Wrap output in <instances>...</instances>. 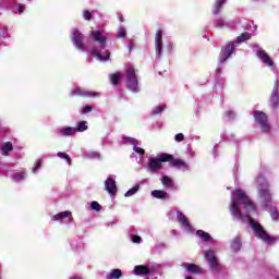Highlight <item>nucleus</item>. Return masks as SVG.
Returning a JSON list of instances; mask_svg holds the SVG:
<instances>
[{"label":"nucleus","instance_id":"obj_1","mask_svg":"<svg viewBox=\"0 0 279 279\" xmlns=\"http://www.w3.org/2000/svg\"><path fill=\"white\" fill-rule=\"evenodd\" d=\"M241 206H243L247 213H251V210H256V205H254L252 199H250V196H247L243 190H235L231 195L230 214L232 218L236 219V221H241L242 223H248L255 236L264 241V243H276V238L270 236L269 233L263 229L260 223L252 219L250 215L241 214Z\"/></svg>","mask_w":279,"mask_h":279},{"label":"nucleus","instance_id":"obj_2","mask_svg":"<svg viewBox=\"0 0 279 279\" xmlns=\"http://www.w3.org/2000/svg\"><path fill=\"white\" fill-rule=\"evenodd\" d=\"M89 37L94 43H98V47H93L90 49L89 54L92 58H96V60H99V62H107V60H110V50H107L106 47H108V33L106 31L97 29L92 31L89 33Z\"/></svg>","mask_w":279,"mask_h":279},{"label":"nucleus","instance_id":"obj_3","mask_svg":"<svg viewBox=\"0 0 279 279\" xmlns=\"http://www.w3.org/2000/svg\"><path fill=\"white\" fill-rule=\"evenodd\" d=\"M255 182L257 184L262 206L270 213L271 219H278V209L276 208V202L271 199V192H269V183L267 182V179L263 175H258Z\"/></svg>","mask_w":279,"mask_h":279},{"label":"nucleus","instance_id":"obj_4","mask_svg":"<svg viewBox=\"0 0 279 279\" xmlns=\"http://www.w3.org/2000/svg\"><path fill=\"white\" fill-rule=\"evenodd\" d=\"M250 38H252V34L243 33L236 38V40L228 43L220 52V64H223V62H226V60H228V58L234 53L235 47H239V45H241V43H245V40H250Z\"/></svg>","mask_w":279,"mask_h":279},{"label":"nucleus","instance_id":"obj_5","mask_svg":"<svg viewBox=\"0 0 279 279\" xmlns=\"http://www.w3.org/2000/svg\"><path fill=\"white\" fill-rule=\"evenodd\" d=\"M173 156L161 153L157 157H149L148 162L145 166L148 173H158L162 169V162H169Z\"/></svg>","mask_w":279,"mask_h":279},{"label":"nucleus","instance_id":"obj_6","mask_svg":"<svg viewBox=\"0 0 279 279\" xmlns=\"http://www.w3.org/2000/svg\"><path fill=\"white\" fill-rule=\"evenodd\" d=\"M135 276H148V278L157 279L160 276V265L147 266H135Z\"/></svg>","mask_w":279,"mask_h":279},{"label":"nucleus","instance_id":"obj_7","mask_svg":"<svg viewBox=\"0 0 279 279\" xmlns=\"http://www.w3.org/2000/svg\"><path fill=\"white\" fill-rule=\"evenodd\" d=\"M126 87L131 93H138V77H136V71L134 66L128 65L126 66Z\"/></svg>","mask_w":279,"mask_h":279},{"label":"nucleus","instance_id":"obj_8","mask_svg":"<svg viewBox=\"0 0 279 279\" xmlns=\"http://www.w3.org/2000/svg\"><path fill=\"white\" fill-rule=\"evenodd\" d=\"M254 119H255V123H257V125H259V128H260L262 132H264V134H269V132H271V125H269V122L267 120V114H265V112L255 111Z\"/></svg>","mask_w":279,"mask_h":279},{"label":"nucleus","instance_id":"obj_9","mask_svg":"<svg viewBox=\"0 0 279 279\" xmlns=\"http://www.w3.org/2000/svg\"><path fill=\"white\" fill-rule=\"evenodd\" d=\"M71 40L80 51H88V47L84 45V35L77 28L71 31Z\"/></svg>","mask_w":279,"mask_h":279},{"label":"nucleus","instance_id":"obj_10","mask_svg":"<svg viewBox=\"0 0 279 279\" xmlns=\"http://www.w3.org/2000/svg\"><path fill=\"white\" fill-rule=\"evenodd\" d=\"M253 49H255V53L257 58H259L260 62H263L265 66H275L274 59H271V57H269L267 51L263 50V48H260L258 44H255L253 46Z\"/></svg>","mask_w":279,"mask_h":279},{"label":"nucleus","instance_id":"obj_11","mask_svg":"<svg viewBox=\"0 0 279 279\" xmlns=\"http://www.w3.org/2000/svg\"><path fill=\"white\" fill-rule=\"evenodd\" d=\"M204 256L207 263H209V267L211 271H218L220 266H219V262H217V254H215V251L207 250L204 252Z\"/></svg>","mask_w":279,"mask_h":279},{"label":"nucleus","instance_id":"obj_12","mask_svg":"<svg viewBox=\"0 0 279 279\" xmlns=\"http://www.w3.org/2000/svg\"><path fill=\"white\" fill-rule=\"evenodd\" d=\"M177 213V221L180 223L181 228L185 232H193V227L191 226V222H189V218L182 213L180 209H175Z\"/></svg>","mask_w":279,"mask_h":279},{"label":"nucleus","instance_id":"obj_13","mask_svg":"<svg viewBox=\"0 0 279 279\" xmlns=\"http://www.w3.org/2000/svg\"><path fill=\"white\" fill-rule=\"evenodd\" d=\"M51 221H59L60 223H71L73 221V215L71 211H62L51 217Z\"/></svg>","mask_w":279,"mask_h":279},{"label":"nucleus","instance_id":"obj_14","mask_svg":"<svg viewBox=\"0 0 279 279\" xmlns=\"http://www.w3.org/2000/svg\"><path fill=\"white\" fill-rule=\"evenodd\" d=\"M156 58H162V29H158L155 34Z\"/></svg>","mask_w":279,"mask_h":279},{"label":"nucleus","instance_id":"obj_15","mask_svg":"<svg viewBox=\"0 0 279 279\" xmlns=\"http://www.w3.org/2000/svg\"><path fill=\"white\" fill-rule=\"evenodd\" d=\"M57 134L59 136H63L64 138L69 136H75L76 130L75 126H64V128H58L56 130Z\"/></svg>","mask_w":279,"mask_h":279},{"label":"nucleus","instance_id":"obj_16","mask_svg":"<svg viewBox=\"0 0 279 279\" xmlns=\"http://www.w3.org/2000/svg\"><path fill=\"white\" fill-rule=\"evenodd\" d=\"M105 191H107L109 195H117V181L114 178L109 177L105 181Z\"/></svg>","mask_w":279,"mask_h":279},{"label":"nucleus","instance_id":"obj_17","mask_svg":"<svg viewBox=\"0 0 279 279\" xmlns=\"http://www.w3.org/2000/svg\"><path fill=\"white\" fill-rule=\"evenodd\" d=\"M71 95L77 96V97H97L99 95L98 93L88 92L81 87H75L71 90Z\"/></svg>","mask_w":279,"mask_h":279},{"label":"nucleus","instance_id":"obj_18","mask_svg":"<svg viewBox=\"0 0 279 279\" xmlns=\"http://www.w3.org/2000/svg\"><path fill=\"white\" fill-rule=\"evenodd\" d=\"M270 104L272 106V108H278V104H279V81L275 82V86L272 88V93L270 96Z\"/></svg>","mask_w":279,"mask_h":279},{"label":"nucleus","instance_id":"obj_19","mask_svg":"<svg viewBox=\"0 0 279 279\" xmlns=\"http://www.w3.org/2000/svg\"><path fill=\"white\" fill-rule=\"evenodd\" d=\"M235 25H236V22L234 21L226 22L222 17H219L214 22V27H219L220 29H223V27H229L230 29H232V27H234Z\"/></svg>","mask_w":279,"mask_h":279},{"label":"nucleus","instance_id":"obj_20","mask_svg":"<svg viewBox=\"0 0 279 279\" xmlns=\"http://www.w3.org/2000/svg\"><path fill=\"white\" fill-rule=\"evenodd\" d=\"M150 195L151 197H155L156 199H162L163 202L171 199V195L162 190H154L150 192Z\"/></svg>","mask_w":279,"mask_h":279},{"label":"nucleus","instance_id":"obj_21","mask_svg":"<svg viewBox=\"0 0 279 279\" xmlns=\"http://www.w3.org/2000/svg\"><path fill=\"white\" fill-rule=\"evenodd\" d=\"M14 145L12 142H4L0 145L1 156H10V151H13Z\"/></svg>","mask_w":279,"mask_h":279},{"label":"nucleus","instance_id":"obj_22","mask_svg":"<svg viewBox=\"0 0 279 279\" xmlns=\"http://www.w3.org/2000/svg\"><path fill=\"white\" fill-rule=\"evenodd\" d=\"M189 274H204V269L195 264H183Z\"/></svg>","mask_w":279,"mask_h":279},{"label":"nucleus","instance_id":"obj_23","mask_svg":"<svg viewBox=\"0 0 279 279\" xmlns=\"http://www.w3.org/2000/svg\"><path fill=\"white\" fill-rule=\"evenodd\" d=\"M171 166L175 167L177 169H181L182 171H189V163L182 159H174L171 161Z\"/></svg>","mask_w":279,"mask_h":279},{"label":"nucleus","instance_id":"obj_24","mask_svg":"<svg viewBox=\"0 0 279 279\" xmlns=\"http://www.w3.org/2000/svg\"><path fill=\"white\" fill-rule=\"evenodd\" d=\"M71 247L72 250H74V252H82V250H84L86 245L84 244V241L78 238L72 241Z\"/></svg>","mask_w":279,"mask_h":279},{"label":"nucleus","instance_id":"obj_25","mask_svg":"<svg viewBox=\"0 0 279 279\" xmlns=\"http://www.w3.org/2000/svg\"><path fill=\"white\" fill-rule=\"evenodd\" d=\"M223 5H226V0H216L213 8L214 16H217L223 10Z\"/></svg>","mask_w":279,"mask_h":279},{"label":"nucleus","instance_id":"obj_26","mask_svg":"<svg viewBox=\"0 0 279 279\" xmlns=\"http://www.w3.org/2000/svg\"><path fill=\"white\" fill-rule=\"evenodd\" d=\"M25 178H27V173L24 170L15 172L11 175V180H13V182H23Z\"/></svg>","mask_w":279,"mask_h":279},{"label":"nucleus","instance_id":"obj_27","mask_svg":"<svg viewBox=\"0 0 279 279\" xmlns=\"http://www.w3.org/2000/svg\"><path fill=\"white\" fill-rule=\"evenodd\" d=\"M133 150L135 151V154H138L140 156V160H137L138 165H143V156H145V149L140 147L138 144H135L133 146Z\"/></svg>","mask_w":279,"mask_h":279},{"label":"nucleus","instance_id":"obj_28","mask_svg":"<svg viewBox=\"0 0 279 279\" xmlns=\"http://www.w3.org/2000/svg\"><path fill=\"white\" fill-rule=\"evenodd\" d=\"M196 236H198L199 239H202V241L205 242L213 241V236H210V234L208 232H205L204 230L196 231Z\"/></svg>","mask_w":279,"mask_h":279},{"label":"nucleus","instance_id":"obj_29","mask_svg":"<svg viewBox=\"0 0 279 279\" xmlns=\"http://www.w3.org/2000/svg\"><path fill=\"white\" fill-rule=\"evenodd\" d=\"M123 276L121 269H112L110 274L106 276L107 279H119Z\"/></svg>","mask_w":279,"mask_h":279},{"label":"nucleus","instance_id":"obj_30","mask_svg":"<svg viewBox=\"0 0 279 279\" xmlns=\"http://www.w3.org/2000/svg\"><path fill=\"white\" fill-rule=\"evenodd\" d=\"M161 183L167 187V189H173V179H171L169 175H163L161 178Z\"/></svg>","mask_w":279,"mask_h":279},{"label":"nucleus","instance_id":"obj_31","mask_svg":"<svg viewBox=\"0 0 279 279\" xmlns=\"http://www.w3.org/2000/svg\"><path fill=\"white\" fill-rule=\"evenodd\" d=\"M76 134L77 132H86V130H88V124L86 121H81L76 124Z\"/></svg>","mask_w":279,"mask_h":279},{"label":"nucleus","instance_id":"obj_32","mask_svg":"<svg viewBox=\"0 0 279 279\" xmlns=\"http://www.w3.org/2000/svg\"><path fill=\"white\" fill-rule=\"evenodd\" d=\"M231 250L239 252L241 250V238H235L231 243Z\"/></svg>","mask_w":279,"mask_h":279},{"label":"nucleus","instance_id":"obj_33","mask_svg":"<svg viewBox=\"0 0 279 279\" xmlns=\"http://www.w3.org/2000/svg\"><path fill=\"white\" fill-rule=\"evenodd\" d=\"M85 156L90 160H99V158H101V155L98 151H88L85 154Z\"/></svg>","mask_w":279,"mask_h":279},{"label":"nucleus","instance_id":"obj_34","mask_svg":"<svg viewBox=\"0 0 279 279\" xmlns=\"http://www.w3.org/2000/svg\"><path fill=\"white\" fill-rule=\"evenodd\" d=\"M138 189H141L140 185L133 186L124 194V197H132V195H136V193H138Z\"/></svg>","mask_w":279,"mask_h":279},{"label":"nucleus","instance_id":"obj_35","mask_svg":"<svg viewBox=\"0 0 279 279\" xmlns=\"http://www.w3.org/2000/svg\"><path fill=\"white\" fill-rule=\"evenodd\" d=\"M122 143H123L124 145L130 144V145L135 146L136 144H138V141H136V138H134V137H123V138H122Z\"/></svg>","mask_w":279,"mask_h":279},{"label":"nucleus","instance_id":"obj_36","mask_svg":"<svg viewBox=\"0 0 279 279\" xmlns=\"http://www.w3.org/2000/svg\"><path fill=\"white\" fill-rule=\"evenodd\" d=\"M43 168V159H37L35 161V166L32 169L33 173H38V171H40V169Z\"/></svg>","mask_w":279,"mask_h":279},{"label":"nucleus","instance_id":"obj_37","mask_svg":"<svg viewBox=\"0 0 279 279\" xmlns=\"http://www.w3.org/2000/svg\"><path fill=\"white\" fill-rule=\"evenodd\" d=\"M0 36L1 38H10V33L8 32V27L5 25H0Z\"/></svg>","mask_w":279,"mask_h":279},{"label":"nucleus","instance_id":"obj_38","mask_svg":"<svg viewBox=\"0 0 279 279\" xmlns=\"http://www.w3.org/2000/svg\"><path fill=\"white\" fill-rule=\"evenodd\" d=\"M122 75L123 74H121V72L111 75V83L113 84V86H117V84H119V80H121Z\"/></svg>","mask_w":279,"mask_h":279},{"label":"nucleus","instance_id":"obj_39","mask_svg":"<svg viewBox=\"0 0 279 279\" xmlns=\"http://www.w3.org/2000/svg\"><path fill=\"white\" fill-rule=\"evenodd\" d=\"M57 156L58 158L66 160L68 165L71 166V156H69L66 153L59 151L57 153Z\"/></svg>","mask_w":279,"mask_h":279},{"label":"nucleus","instance_id":"obj_40","mask_svg":"<svg viewBox=\"0 0 279 279\" xmlns=\"http://www.w3.org/2000/svg\"><path fill=\"white\" fill-rule=\"evenodd\" d=\"M163 111H165V106L159 105L151 110V114L153 117H156V114H161Z\"/></svg>","mask_w":279,"mask_h":279},{"label":"nucleus","instance_id":"obj_41","mask_svg":"<svg viewBox=\"0 0 279 279\" xmlns=\"http://www.w3.org/2000/svg\"><path fill=\"white\" fill-rule=\"evenodd\" d=\"M130 241H132V243L141 244L143 239L140 235H136V233H130Z\"/></svg>","mask_w":279,"mask_h":279},{"label":"nucleus","instance_id":"obj_42","mask_svg":"<svg viewBox=\"0 0 279 279\" xmlns=\"http://www.w3.org/2000/svg\"><path fill=\"white\" fill-rule=\"evenodd\" d=\"M234 117H236V114L234 113V111H227L225 113V119L226 121H232V119H234Z\"/></svg>","mask_w":279,"mask_h":279},{"label":"nucleus","instance_id":"obj_43","mask_svg":"<svg viewBox=\"0 0 279 279\" xmlns=\"http://www.w3.org/2000/svg\"><path fill=\"white\" fill-rule=\"evenodd\" d=\"M13 12H15V14H23V12H25V4H19L17 8L13 9Z\"/></svg>","mask_w":279,"mask_h":279},{"label":"nucleus","instance_id":"obj_44","mask_svg":"<svg viewBox=\"0 0 279 279\" xmlns=\"http://www.w3.org/2000/svg\"><path fill=\"white\" fill-rule=\"evenodd\" d=\"M90 209L96 210V213H99V210H101V205L94 201L90 203Z\"/></svg>","mask_w":279,"mask_h":279},{"label":"nucleus","instance_id":"obj_45","mask_svg":"<svg viewBox=\"0 0 279 279\" xmlns=\"http://www.w3.org/2000/svg\"><path fill=\"white\" fill-rule=\"evenodd\" d=\"M81 114H88V112H93V107L90 106H85L81 109Z\"/></svg>","mask_w":279,"mask_h":279},{"label":"nucleus","instance_id":"obj_46","mask_svg":"<svg viewBox=\"0 0 279 279\" xmlns=\"http://www.w3.org/2000/svg\"><path fill=\"white\" fill-rule=\"evenodd\" d=\"M92 17H93V13H90V11L88 10L83 11V19H85V21H90Z\"/></svg>","mask_w":279,"mask_h":279},{"label":"nucleus","instance_id":"obj_47","mask_svg":"<svg viewBox=\"0 0 279 279\" xmlns=\"http://www.w3.org/2000/svg\"><path fill=\"white\" fill-rule=\"evenodd\" d=\"M174 141L175 143H182V141H184V135L182 133L174 135Z\"/></svg>","mask_w":279,"mask_h":279},{"label":"nucleus","instance_id":"obj_48","mask_svg":"<svg viewBox=\"0 0 279 279\" xmlns=\"http://www.w3.org/2000/svg\"><path fill=\"white\" fill-rule=\"evenodd\" d=\"M118 38H125V28L120 27L118 31Z\"/></svg>","mask_w":279,"mask_h":279},{"label":"nucleus","instance_id":"obj_49","mask_svg":"<svg viewBox=\"0 0 279 279\" xmlns=\"http://www.w3.org/2000/svg\"><path fill=\"white\" fill-rule=\"evenodd\" d=\"M216 73H217V75H219V73H221V68H217Z\"/></svg>","mask_w":279,"mask_h":279},{"label":"nucleus","instance_id":"obj_50","mask_svg":"<svg viewBox=\"0 0 279 279\" xmlns=\"http://www.w3.org/2000/svg\"><path fill=\"white\" fill-rule=\"evenodd\" d=\"M173 49V46L171 44L168 45V51H171Z\"/></svg>","mask_w":279,"mask_h":279},{"label":"nucleus","instance_id":"obj_51","mask_svg":"<svg viewBox=\"0 0 279 279\" xmlns=\"http://www.w3.org/2000/svg\"><path fill=\"white\" fill-rule=\"evenodd\" d=\"M70 279H82V278H80V277H72V278H70Z\"/></svg>","mask_w":279,"mask_h":279},{"label":"nucleus","instance_id":"obj_52","mask_svg":"<svg viewBox=\"0 0 279 279\" xmlns=\"http://www.w3.org/2000/svg\"><path fill=\"white\" fill-rule=\"evenodd\" d=\"M134 156H135V154L133 153V154L131 155V158H134Z\"/></svg>","mask_w":279,"mask_h":279},{"label":"nucleus","instance_id":"obj_53","mask_svg":"<svg viewBox=\"0 0 279 279\" xmlns=\"http://www.w3.org/2000/svg\"><path fill=\"white\" fill-rule=\"evenodd\" d=\"M185 279H193V277H185Z\"/></svg>","mask_w":279,"mask_h":279},{"label":"nucleus","instance_id":"obj_54","mask_svg":"<svg viewBox=\"0 0 279 279\" xmlns=\"http://www.w3.org/2000/svg\"><path fill=\"white\" fill-rule=\"evenodd\" d=\"M130 51H132V44L130 45Z\"/></svg>","mask_w":279,"mask_h":279},{"label":"nucleus","instance_id":"obj_55","mask_svg":"<svg viewBox=\"0 0 279 279\" xmlns=\"http://www.w3.org/2000/svg\"><path fill=\"white\" fill-rule=\"evenodd\" d=\"M253 1H258V0H253Z\"/></svg>","mask_w":279,"mask_h":279}]
</instances>
